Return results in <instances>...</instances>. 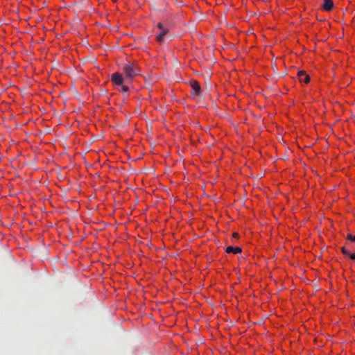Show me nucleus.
<instances>
[{
	"instance_id": "20e7f679",
	"label": "nucleus",
	"mask_w": 355,
	"mask_h": 355,
	"mask_svg": "<svg viewBox=\"0 0 355 355\" xmlns=\"http://www.w3.org/2000/svg\"><path fill=\"white\" fill-rule=\"evenodd\" d=\"M297 76L299 78V80L301 83H304L305 84H307L310 81V77L309 75L306 73L304 71H300L297 73Z\"/></svg>"
},
{
	"instance_id": "f03ea898",
	"label": "nucleus",
	"mask_w": 355,
	"mask_h": 355,
	"mask_svg": "<svg viewBox=\"0 0 355 355\" xmlns=\"http://www.w3.org/2000/svg\"><path fill=\"white\" fill-rule=\"evenodd\" d=\"M157 27L160 30L161 32L157 35L156 38L158 42H161L164 40V37L168 33V28H164L162 23H158Z\"/></svg>"
},
{
	"instance_id": "1a4fd4ad",
	"label": "nucleus",
	"mask_w": 355,
	"mask_h": 355,
	"mask_svg": "<svg viewBox=\"0 0 355 355\" xmlns=\"http://www.w3.org/2000/svg\"><path fill=\"white\" fill-rule=\"evenodd\" d=\"M340 250L344 256L348 257L349 252L345 247H342Z\"/></svg>"
},
{
	"instance_id": "39448f33",
	"label": "nucleus",
	"mask_w": 355,
	"mask_h": 355,
	"mask_svg": "<svg viewBox=\"0 0 355 355\" xmlns=\"http://www.w3.org/2000/svg\"><path fill=\"white\" fill-rule=\"evenodd\" d=\"M190 85L193 91V94L195 95H198L200 92V84L198 83V82H197L196 80H192L190 83Z\"/></svg>"
},
{
	"instance_id": "f8f14e48",
	"label": "nucleus",
	"mask_w": 355,
	"mask_h": 355,
	"mask_svg": "<svg viewBox=\"0 0 355 355\" xmlns=\"http://www.w3.org/2000/svg\"><path fill=\"white\" fill-rule=\"evenodd\" d=\"M233 236H234V238H238V236H239L238 233H234V234H233Z\"/></svg>"
},
{
	"instance_id": "6e6552de",
	"label": "nucleus",
	"mask_w": 355,
	"mask_h": 355,
	"mask_svg": "<svg viewBox=\"0 0 355 355\" xmlns=\"http://www.w3.org/2000/svg\"><path fill=\"white\" fill-rule=\"evenodd\" d=\"M345 238H346V239L355 243V235H352V234H349L346 236Z\"/></svg>"
},
{
	"instance_id": "7ed1b4c3",
	"label": "nucleus",
	"mask_w": 355,
	"mask_h": 355,
	"mask_svg": "<svg viewBox=\"0 0 355 355\" xmlns=\"http://www.w3.org/2000/svg\"><path fill=\"white\" fill-rule=\"evenodd\" d=\"M111 80L116 85H121L124 82V78L121 73L116 72L112 75Z\"/></svg>"
},
{
	"instance_id": "423d86ee",
	"label": "nucleus",
	"mask_w": 355,
	"mask_h": 355,
	"mask_svg": "<svg viewBox=\"0 0 355 355\" xmlns=\"http://www.w3.org/2000/svg\"><path fill=\"white\" fill-rule=\"evenodd\" d=\"M322 8L326 11H330L334 8V3L332 0H324Z\"/></svg>"
},
{
	"instance_id": "0eeeda50",
	"label": "nucleus",
	"mask_w": 355,
	"mask_h": 355,
	"mask_svg": "<svg viewBox=\"0 0 355 355\" xmlns=\"http://www.w3.org/2000/svg\"><path fill=\"white\" fill-rule=\"evenodd\" d=\"M242 250L239 247H233V246H228L226 248L225 252L227 253H234V254H238L241 252Z\"/></svg>"
},
{
	"instance_id": "9d476101",
	"label": "nucleus",
	"mask_w": 355,
	"mask_h": 355,
	"mask_svg": "<svg viewBox=\"0 0 355 355\" xmlns=\"http://www.w3.org/2000/svg\"><path fill=\"white\" fill-rule=\"evenodd\" d=\"M121 90L122 92L126 93L129 90V88L126 85H123Z\"/></svg>"
},
{
	"instance_id": "9b49d317",
	"label": "nucleus",
	"mask_w": 355,
	"mask_h": 355,
	"mask_svg": "<svg viewBox=\"0 0 355 355\" xmlns=\"http://www.w3.org/2000/svg\"><path fill=\"white\" fill-rule=\"evenodd\" d=\"M348 257L351 258L352 259H355V253H350L348 255Z\"/></svg>"
},
{
	"instance_id": "f257e3e1",
	"label": "nucleus",
	"mask_w": 355,
	"mask_h": 355,
	"mask_svg": "<svg viewBox=\"0 0 355 355\" xmlns=\"http://www.w3.org/2000/svg\"><path fill=\"white\" fill-rule=\"evenodd\" d=\"M123 71L128 79L132 80L140 74L141 71L136 63L127 62L123 67Z\"/></svg>"
}]
</instances>
